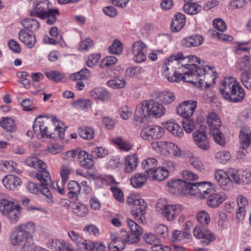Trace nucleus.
<instances>
[{
	"mask_svg": "<svg viewBox=\"0 0 251 251\" xmlns=\"http://www.w3.org/2000/svg\"><path fill=\"white\" fill-rule=\"evenodd\" d=\"M182 58V60L179 62L182 69V72H183V76L182 77L184 81L191 83H199L201 86L205 83L207 87H209L208 80L209 76L214 74V77L212 78V81L214 83L216 75L217 74L211 70L210 67L203 65L198 66L195 63L198 62L200 65V58L195 55L184 56L183 54Z\"/></svg>",
	"mask_w": 251,
	"mask_h": 251,
	"instance_id": "obj_1",
	"label": "nucleus"
},
{
	"mask_svg": "<svg viewBox=\"0 0 251 251\" xmlns=\"http://www.w3.org/2000/svg\"><path fill=\"white\" fill-rule=\"evenodd\" d=\"M25 162L26 165L37 169L36 176L40 182V186L42 187L41 193L48 199L50 202L53 201L51 193L50 190V187H52L60 194H65L63 187L65 183H62L61 186H60L56 181L51 182V177L46 170L47 165L45 162L35 156L27 157Z\"/></svg>",
	"mask_w": 251,
	"mask_h": 251,
	"instance_id": "obj_2",
	"label": "nucleus"
},
{
	"mask_svg": "<svg viewBox=\"0 0 251 251\" xmlns=\"http://www.w3.org/2000/svg\"><path fill=\"white\" fill-rule=\"evenodd\" d=\"M55 118H49L47 116H39L34 122L33 130L39 138L44 137L55 138L56 136L63 139L64 136V128L60 124L55 125L54 124L53 132H52L51 126L53 125Z\"/></svg>",
	"mask_w": 251,
	"mask_h": 251,
	"instance_id": "obj_3",
	"label": "nucleus"
},
{
	"mask_svg": "<svg viewBox=\"0 0 251 251\" xmlns=\"http://www.w3.org/2000/svg\"><path fill=\"white\" fill-rule=\"evenodd\" d=\"M165 113L164 106L153 100H143L137 106L134 120L136 125L144 122L148 117L159 118Z\"/></svg>",
	"mask_w": 251,
	"mask_h": 251,
	"instance_id": "obj_4",
	"label": "nucleus"
},
{
	"mask_svg": "<svg viewBox=\"0 0 251 251\" xmlns=\"http://www.w3.org/2000/svg\"><path fill=\"white\" fill-rule=\"evenodd\" d=\"M219 90L223 98L231 102L242 101L245 97L244 89L232 77H226L223 80Z\"/></svg>",
	"mask_w": 251,
	"mask_h": 251,
	"instance_id": "obj_5",
	"label": "nucleus"
},
{
	"mask_svg": "<svg viewBox=\"0 0 251 251\" xmlns=\"http://www.w3.org/2000/svg\"><path fill=\"white\" fill-rule=\"evenodd\" d=\"M59 14L58 9L52 8L51 4L49 0H36L30 12L32 17L42 20L47 19V23L50 25L56 22L57 16Z\"/></svg>",
	"mask_w": 251,
	"mask_h": 251,
	"instance_id": "obj_6",
	"label": "nucleus"
},
{
	"mask_svg": "<svg viewBox=\"0 0 251 251\" xmlns=\"http://www.w3.org/2000/svg\"><path fill=\"white\" fill-rule=\"evenodd\" d=\"M182 53L179 52L171 55L165 61L162 67V75L170 82H179L181 79L183 80V73L178 71L177 73L176 69H182L179 65V61L182 60Z\"/></svg>",
	"mask_w": 251,
	"mask_h": 251,
	"instance_id": "obj_7",
	"label": "nucleus"
},
{
	"mask_svg": "<svg viewBox=\"0 0 251 251\" xmlns=\"http://www.w3.org/2000/svg\"><path fill=\"white\" fill-rule=\"evenodd\" d=\"M197 219L202 227L197 226L195 227L193 230L194 236L198 239H202L201 242L208 245L215 239L214 235L206 227L210 222V216L208 212L202 210L197 213Z\"/></svg>",
	"mask_w": 251,
	"mask_h": 251,
	"instance_id": "obj_8",
	"label": "nucleus"
},
{
	"mask_svg": "<svg viewBox=\"0 0 251 251\" xmlns=\"http://www.w3.org/2000/svg\"><path fill=\"white\" fill-rule=\"evenodd\" d=\"M126 203L132 206L131 212L135 220L139 223H144L147 207V204L144 200L133 194H130L127 198Z\"/></svg>",
	"mask_w": 251,
	"mask_h": 251,
	"instance_id": "obj_9",
	"label": "nucleus"
},
{
	"mask_svg": "<svg viewBox=\"0 0 251 251\" xmlns=\"http://www.w3.org/2000/svg\"><path fill=\"white\" fill-rule=\"evenodd\" d=\"M187 186L188 191L185 193L197 196L201 199L205 198V195L211 193L212 191V184L207 181L189 182Z\"/></svg>",
	"mask_w": 251,
	"mask_h": 251,
	"instance_id": "obj_10",
	"label": "nucleus"
},
{
	"mask_svg": "<svg viewBox=\"0 0 251 251\" xmlns=\"http://www.w3.org/2000/svg\"><path fill=\"white\" fill-rule=\"evenodd\" d=\"M19 207L6 199L0 200V211L6 216L11 223L16 222L20 216Z\"/></svg>",
	"mask_w": 251,
	"mask_h": 251,
	"instance_id": "obj_11",
	"label": "nucleus"
},
{
	"mask_svg": "<svg viewBox=\"0 0 251 251\" xmlns=\"http://www.w3.org/2000/svg\"><path fill=\"white\" fill-rule=\"evenodd\" d=\"M151 148L157 151L163 152L175 156L180 154V151L175 144L166 141H158L151 143Z\"/></svg>",
	"mask_w": 251,
	"mask_h": 251,
	"instance_id": "obj_12",
	"label": "nucleus"
},
{
	"mask_svg": "<svg viewBox=\"0 0 251 251\" xmlns=\"http://www.w3.org/2000/svg\"><path fill=\"white\" fill-rule=\"evenodd\" d=\"M164 132V128L160 126H149L141 129L140 136L143 139L151 141L160 138Z\"/></svg>",
	"mask_w": 251,
	"mask_h": 251,
	"instance_id": "obj_13",
	"label": "nucleus"
},
{
	"mask_svg": "<svg viewBox=\"0 0 251 251\" xmlns=\"http://www.w3.org/2000/svg\"><path fill=\"white\" fill-rule=\"evenodd\" d=\"M183 209L181 204L164 205L161 209V214L168 221H173Z\"/></svg>",
	"mask_w": 251,
	"mask_h": 251,
	"instance_id": "obj_14",
	"label": "nucleus"
},
{
	"mask_svg": "<svg viewBox=\"0 0 251 251\" xmlns=\"http://www.w3.org/2000/svg\"><path fill=\"white\" fill-rule=\"evenodd\" d=\"M131 52L133 54V60L138 63L142 62L147 58V46L142 41L135 42L132 46Z\"/></svg>",
	"mask_w": 251,
	"mask_h": 251,
	"instance_id": "obj_15",
	"label": "nucleus"
},
{
	"mask_svg": "<svg viewBox=\"0 0 251 251\" xmlns=\"http://www.w3.org/2000/svg\"><path fill=\"white\" fill-rule=\"evenodd\" d=\"M197 102L194 100L184 101L179 104L176 111L178 114L183 118H190L194 114L197 107Z\"/></svg>",
	"mask_w": 251,
	"mask_h": 251,
	"instance_id": "obj_16",
	"label": "nucleus"
},
{
	"mask_svg": "<svg viewBox=\"0 0 251 251\" xmlns=\"http://www.w3.org/2000/svg\"><path fill=\"white\" fill-rule=\"evenodd\" d=\"M214 177L222 189L228 190L231 188L232 182L228 172H226L221 170L217 171L215 173Z\"/></svg>",
	"mask_w": 251,
	"mask_h": 251,
	"instance_id": "obj_17",
	"label": "nucleus"
},
{
	"mask_svg": "<svg viewBox=\"0 0 251 251\" xmlns=\"http://www.w3.org/2000/svg\"><path fill=\"white\" fill-rule=\"evenodd\" d=\"M126 222L130 229L132 234L134 235V237L130 240V236L126 234L127 239L126 241L132 244L137 243L139 240V237L143 233L142 228L136 223L130 219H127Z\"/></svg>",
	"mask_w": 251,
	"mask_h": 251,
	"instance_id": "obj_18",
	"label": "nucleus"
},
{
	"mask_svg": "<svg viewBox=\"0 0 251 251\" xmlns=\"http://www.w3.org/2000/svg\"><path fill=\"white\" fill-rule=\"evenodd\" d=\"M195 143L201 150H208L209 148V142L205 132L197 130L193 133Z\"/></svg>",
	"mask_w": 251,
	"mask_h": 251,
	"instance_id": "obj_19",
	"label": "nucleus"
},
{
	"mask_svg": "<svg viewBox=\"0 0 251 251\" xmlns=\"http://www.w3.org/2000/svg\"><path fill=\"white\" fill-rule=\"evenodd\" d=\"M227 198L224 192L212 193L208 196L207 200V205L211 208H216L221 204Z\"/></svg>",
	"mask_w": 251,
	"mask_h": 251,
	"instance_id": "obj_20",
	"label": "nucleus"
},
{
	"mask_svg": "<svg viewBox=\"0 0 251 251\" xmlns=\"http://www.w3.org/2000/svg\"><path fill=\"white\" fill-rule=\"evenodd\" d=\"M228 172L231 178L232 182H233L236 184L246 182L249 177L248 173L243 170L230 169L228 170Z\"/></svg>",
	"mask_w": 251,
	"mask_h": 251,
	"instance_id": "obj_21",
	"label": "nucleus"
},
{
	"mask_svg": "<svg viewBox=\"0 0 251 251\" xmlns=\"http://www.w3.org/2000/svg\"><path fill=\"white\" fill-rule=\"evenodd\" d=\"M77 155L78 161L82 168L87 170L92 168L94 165V161L86 151H81Z\"/></svg>",
	"mask_w": 251,
	"mask_h": 251,
	"instance_id": "obj_22",
	"label": "nucleus"
},
{
	"mask_svg": "<svg viewBox=\"0 0 251 251\" xmlns=\"http://www.w3.org/2000/svg\"><path fill=\"white\" fill-rule=\"evenodd\" d=\"M21 181L17 176L13 175H7L2 179V183L8 189L15 190L21 185Z\"/></svg>",
	"mask_w": 251,
	"mask_h": 251,
	"instance_id": "obj_23",
	"label": "nucleus"
},
{
	"mask_svg": "<svg viewBox=\"0 0 251 251\" xmlns=\"http://www.w3.org/2000/svg\"><path fill=\"white\" fill-rule=\"evenodd\" d=\"M18 37L19 40L29 48H32L36 43L35 36L24 29L20 30Z\"/></svg>",
	"mask_w": 251,
	"mask_h": 251,
	"instance_id": "obj_24",
	"label": "nucleus"
},
{
	"mask_svg": "<svg viewBox=\"0 0 251 251\" xmlns=\"http://www.w3.org/2000/svg\"><path fill=\"white\" fill-rule=\"evenodd\" d=\"M186 19L185 16L181 13H176L172 19L171 29L173 32L180 31L185 24Z\"/></svg>",
	"mask_w": 251,
	"mask_h": 251,
	"instance_id": "obj_25",
	"label": "nucleus"
},
{
	"mask_svg": "<svg viewBox=\"0 0 251 251\" xmlns=\"http://www.w3.org/2000/svg\"><path fill=\"white\" fill-rule=\"evenodd\" d=\"M203 41L202 36L198 35L189 36L183 38L181 41L183 46L190 48L201 45Z\"/></svg>",
	"mask_w": 251,
	"mask_h": 251,
	"instance_id": "obj_26",
	"label": "nucleus"
},
{
	"mask_svg": "<svg viewBox=\"0 0 251 251\" xmlns=\"http://www.w3.org/2000/svg\"><path fill=\"white\" fill-rule=\"evenodd\" d=\"M169 176L168 171L165 167H158L150 173L148 179L161 181L165 180Z\"/></svg>",
	"mask_w": 251,
	"mask_h": 251,
	"instance_id": "obj_27",
	"label": "nucleus"
},
{
	"mask_svg": "<svg viewBox=\"0 0 251 251\" xmlns=\"http://www.w3.org/2000/svg\"><path fill=\"white\" fill-rule=\"evenodd\" d=\"M138 158L135 154L128 155L125 161V172L130 173L135 170L137 165Z\"/></svg>",
	"mask_w": 251,
	"mask_h": 251,
	"instance_id": "obj_28",
	"label": "nucleus"
},
{
	"mask_svg": "<svg viewBox=\"0 0 251 251\" xmlns=\"http://www.w3.org/2000/svg\"><path fill=\"white\" fill-rule=\"evenodd\" d=\"M147 178L145 173H136L130 178V183L135 188H140L146 183Z\"/></svg>",
	"mask_w": 251,
	"mask_h": 251,
	"instance_id": "obj_29",
	"label": "nucleus"
},
{
	"mask_svg": "<svg viewBox=\"0 0 251 251\" xmlns=\"http://www.w3.org/2000/svg\"><path fill=\"white\" fill-rule=\"evenodd\" d=\"M176 99L175 94L169 91L162 92L156 94L155 99L162 102L164 104H169L173 102Z\"/></svg>",
	"mask_w": 251,
	"mask_h": 251,
	"instance_id": "obj_30",
	"label": "nucleus"
},
{
	"mask_svg": "<svg viewBox=\"0 0 251 251\" xmlns=\"http://www.w3.org/2000/svg\"><path fill=\"white\" fill-rule=\"evenodd\" d=\"M164 127L168 131L176 136L181 137L183 135L182 128L175 122H167L164 124Z\"/></svg>",
	"mask_w": 251,
	"mask_h": 251,
	"instance_id": "obj_31",
	"label": "nucleus"
},
{
	"mask_svg": "<svg viewBox=\"0 0 251 251\" xmlns=\"http://www.w3.org/2000/svg\"><path fill=\"white\" fill-rule=\"evenodd\" d=\"M206 121L210 131L213 130L215 128H219L221 126L220 118L215 112H211L208 114Z\"/></svg>",
	"mask_w": 251,
	"mask_h": 251,
	"instance_id": "obj_32",
	"label": "nucleus"
},
{
	"mask_svg": "<svg viewBox=\"0 0 251 251\" xmlns=\"http://www.w3.org/2000/svg\"><path fill=\"white\" fill-rule=\"evenodd\" d=\"M188 184H189V182L182 181V180L180 179L168 182V186L169 187L174 188L178 191H180L184 195H187V193H185V192L188 191Z\"/></svg>",
	"mask_w": 251,
	"mask_h": 251,
	"instance_id": "obj_33",
	"label": "nucleus"
},
{
	"mask_svg": "<svg viewBox=\"0 0 251 251\" xmlns=\"http://www.w3.org/2000/svg\"><path fill=\"white\" fill-rule=\"evenodd\" d=\"M240 144L242 147L248 148L251 143V132L243 128L241 129L239 134Z\"/></svg>",
	"mask_w": 251,
	"mask_h": 251,
	"instance_id": "obj_34",
	"label": "nucleus"
},
{
	"mask_svg": "<svg viewBox=\"0 0 251 251\" xmlns=\"http://www.w3.org/2000/svg\"><path fill=\"white\" fill-rule=\"evenodd\" d=\"M0 125L7 132H14L16 130V125L13 119L2 117L0 120Z\"/></svg>",
	"mask_w": 251,
	"mask_h": 251,
	"instance_id": "obj_35",
	"label": "nucleus"
},
{
	"mask_svg": "<svg viewBox=\"0 0 251 251\" xmlns=\"http://www.w3.org/2000/svg\"><path fill=\"white\" fill-rule=\"evenodd\" d=\"M157 161L155 158H149L144 160L142 163L143 168L145 170V174L147 175L148 177L150 173L152 172L157 166Z\"/></svg>",
	"mask_w": 251,
	"mask_h": 251,
	"instance_id": "obj_36",
	"label": "nucleus"
},
{
	"mask_svg": "<svg viewBox=\"0 0 251 251\" xmlns=\"http://www.w3.org/2000/svg\"><path fill=\"white\" fill-rule=\"evenodd\" d=\"M72 210L74 213L80 217H85L89 213V210L86 205L79 202L75 203L72 207Z\"/></svg>",
	"mask_w": 251,
	"mask_h": 251,
	"instance_id": "obj_37",
	"label": "nucleus"
},
{
	"mask_svg": "<svg viewBox=\"0 0 251 251\" xmlns=\"http://www.w3.org/2000/svg\"><path fill=\"white\" fill-rule=\"evenodd\" d=\"M91 97L102 101L107 100L109 97L108 92L99 88H95L90 92Z\"/></svg>",
	"mask_w": 251,
	"mask_h": 251,
	"instance_id": "obj_38",
	"label": "nucleus"
},
{
	"mask_svg": "<svg viewBox=\"0 0 251 251\" xmlns=\"http://www.w3.org/2000/svg\"><path fill=\"white\" fill-rule=\"evenodd\" d=\"M250 57L244 55L237 62L236 67L240 71H249L251 69Z\"/></svg>",
	"mask_w": 251,
	"mask_h": 251,
	"instance_id": "obj_39",
	"label": "nucleus"
},
{
	"mask_svg": "<svg viewBox=\"0 0 251 251\" xmlns=\"http://www.w3.org/2000/svg\"><path fill=\"white\" fill-rule=\"evenodd\" d=\"M106 84L108 87L112 89H121L125 86L126 81L123 78L117 77L108 80Z\"/></svg>",
	"mask_w": 251,
	"mask_h": 251,
	"instance_id": "obj_40",
	"label": "nucleus"
},
{
	"mask_svg": "<svg viewBox=\"0 0 251 251\" xmlns=\"http://www.w3.org/2000/svg\"><path fill=\"white\" fill-rule=\"evenodd\" d=\"M201 6L196 3H186L183 6L184 11L190 15H195L201 10Z\"/></svg>",
	"mask_w": 251,
	"mask_h": 251,
	"instance_id": "obj_41",
	"label": "nucleus"
},
{
	"mask_svg": "<svg viewBox=\"0 0 251 251\" xmlns=\"http://www.w3.org/2000/svg\"><path fill=\"white\" fill-rule=\"evenodd\" d=\"M78 134L83 139L89 140L94 137L95 132L91 127H83L79 128Z\"/></svg>",
	"mask_w": 251,
	"mask_h": 251,
	"instance_id": "obj_42",
	"label": "nucleus"
},
{
	"mask_svg": "<svg viewBox=\"0 0 251 251\" xmlns=\"http://www.w3.org/2000/svg\"><path fill=\"white\" fill-rule=\"evenodd\" d=\"M68 189L69 191L68 197L70 198H74L80 191V186L75 181H71L68 184Z\"/></svg>",
	"mask_w": 251,
	"mask_h": 251,
	"instance_id": "obj_43",
	"label": "nucleus"
},
{
	"mask_svg": "<svg viewBox=\"0 0 251 251\" xmlns=\"http://www.w3.org/2000/svg\"><path fill=\"white\" fill-rule=\"evenodd\" d=\"M22 24L25 29L30 31H35L39 27V22L32 19H26L22 22Z\"/></svg>",
	"mask_w": 251,
	"mask_h": 251,
	"instance_id": "obj_44",
	"label": "nucleus"
},
{
	"mask_svg": "<svg viewBox=\"0 0 251 251\" xmlns=\"http://www.w3.org/2000/svg\"><path fill=\"white\" fill-rule=\"evenodd\" d=\"M45 75L50 79L55 82H60L65 77L64 74L57 71H50L45 72Z\"/></svg>",
	"mask_w": 251,
	"mask_h": 251,
	"instance_id": "obj_45",
	"label": "nucleus"
},
{
	"mask_svg": "<svg viewBox=\"0 0 251 251\" xmlns=\"http://www.w3.org/2000/svg\"><path fill=\"white\" fill-rule=\"evenodd\" d=\"M123 50V45L119 40H115L109 47V51L114 54H120Z\"/></svg>",
	"mask_w": 251,
	"mask_h": 251,
	"instance_id": "obj_46",
	"label": "nucleus"
},
{
	"mask_svg": "<svg viewBox=\"0 0 251 251\" xmlns=\"http://www.w3.org/2000/svg\"><path fill=\"white\" fill-rule=\"evenodd\" d=\"M118 147L123 151H128L131 149V146L126 141L124 140L122 137H117L112 140Z\"/></svg>",
	"mask_w": 251,
	"mask_h": 251,
	"instance_id": "obj_47",
	"label": "nucleus"
},
{
	"mask_svg": "<svg viewBox=\"0 0 251 251\" xmlns=\"http://www.w3.org/2000/svg\"><path fill=\"white\" fill-rule=\"evenodd\" d=\"M210 132L212 134L215 142L221 146L225 144V138L219 128H215L213 130L210 131Z\"/></svg>",
	"mask_w": 251,
	"mask_h": 251,
	"instance_id": "obj_48",
	"label": "nucleus"
},
{
	"mask_svg": "<svg viewBox=\"0 0 251 251\" xmlns=\"http://www.w3.org/2000/svg\"><path fill=\"white\" fill-rule=\"evenodd\" d=\"M240 79L247 88L251 90V72L244 71L243 72L241 75Z\"/></svg>",
	"mask_w": 251,
	"mask_h": 251,
	"instance_id": "obj_49",
	"label": "nucleus"
},
{
	"mask_svg": "<svg viewBox=\"0 0 251 251\" xmlns=\"http://www.w3.org/2000/svg\"><path fill=\"white\" fill-rule=\"evenodd\" d=\"M154 229L155 233L160 237L166 238L168 235V228L167 226L164 225H158L155 226Z\"/></svg>",
	"mask_w": 251,
	"mask_h": 251,
	"instance_id": "obj_50",
	"label": "nucleus"
},
{
	"mask_svg": "<svg viewBox=\"0 0 251 251\" xmlns=\"http://www.w3.org/2000/svg\"><path fill=\"white\" fill-rule=\"evenodd\" d=\"M189 118H184L182 122V126L184 130L188 133L191 132L195 126L194 122Z\"/></svg>",
	"mask_w": 251,
	"mask_h": 251,
	"instance_id": "obj_51",
	"label": "nucleus"
},
{
	"mask_svg": "<svg viewBox=\"0 0 251 251\" xmlns=\"http://www.w3.org/2000/svg\"><path fill=\"white\" fill-rule=\"evenodd\" d=\"M143 70L140 66H133L127 69L126 71V75L133 77L142 74Z\"/></svg>",
	"mask_w": 251,
	"mask_h": 251,
	"instance_id": "obj_52",
	"label": "nucleus"
},
{
	"mask_svg": "<svg viewBox=\"0 0 251 251\" xmlns=\"http://www.w3.org/2000/svg\"><path fill=\"white\" fill-rule=\"evenodd\" d=\"M73 76L75 80L87 79L90 76V72L87 69H83L79 72L74 74Z\"/></svg>",
	"mask_w": 251,
	"mask_h": 251,
	"instance_id": "obj_53",
	"label": "nucleus"
},
{
	"mask_svg": "<svg viewBox=\"0 0 251 251\" xmlns=\"http://www.w3.org/2000/svg\"><path fill=\"white\" fill-rule=\"evenodd\" d=\"M182 175V177L184 179V180H182V181L191 182V181L196 180L198 177L196 174L188 170H184L183 171Z\"/></svg>",
	"mask_w": 251,
	"mask_h": 251,
	"instance_id": "obj_54",
	"label": "nucleus"
},
{
	"mask_svg": "<svg viewBox=\"0 0 251 251\" xmlns=\"http://www.w3.org/2000/svg\"><path fill=\"white\" fill-rule=\"evenodd\" d=\"M189 162L195 168L199 170L203 169V165L200 158L193 155L189 157Z\"/></svg>",
	"mask_w": 251,
	"mask_h": 251,
	"instance_id": "obj_55",
	"label": "nucleus"
},
{
	"mask_svg": "<svg viewBox=\"0 0 251 251\" xmlns=\"http://www.w3.org/2000/svg\"><path fill=\"white\" fill-rule=\"evenodd\" d=\"M117 61V58L114 56H107L102 59L100 66L101 68L108 67L114 64Z\"/></svg>",
	"mask_w": 251,
	"mask_h": 251,
	"instance_id": "obj_56",
	"label": "nucleus"
},
{
	"mask_svg": "<svg viewBox=\"0 0 251 251\" xmlns=\"http://www.w3.org/2000/svg\"><path fill=\"white\" fill-rule=\"evenodd\" d=\"M92 152L95 156L99 158L104 157L108 153V150L101 147L95 148L93 150Z\"/></svg>",
	"mask_w": 251,
	"mask_h": 251,
	"instance_id": "obj_57",
	"label": "nucleus"
},
{
	"mask_svg": "<svg viewBox=\"0 0 251 251\" xmlns=\"http://www.w3.org/2000/svg\"><path fill=\"white\" fill-rule=\"evenodd\" d=\"M213 25L214 28L221 32H224L226 29V23L220 18L215 19L213 22Z\"/></svg>",
	"mask_w": 251,
	"mask_h": 251,
	"instance_id": "obj_58",
	"label": "nucleus"
},
{
	"mask_svg": "<svg viewBox=\"0 0 251 251\" xmlns=\"http://www.w3.org/2000/svg\"><path fill=\"white\" fill-rule=\"evenodd\" d=\"M120 113L121 118L124 120H127L132 115L131 109L126 105L121 108Z\"/></svg>",
	"mask_w": 251,
	"mask_h": 251,
	"instance_id": "obj_59",
	"label": "nucleus"
},
{
	"mask_svg": "<svg viewBox=\"0 0 251 251\" xmlns=\"http://www.w3.org/2000/svg\"><path fill=\"white\" fill-rule=\"evenodd\" d=\"M111 190L114 197L119 202H123L124 201V195L121 189L115 187H112Z\"/></svg>",
	"mask_w": 251,
	"mask_h": 251,
	"instance_id": "obj_60",
	"label": "nucleus"
},
{
	"mask_svg": "<svg viewBox=\"0 0 251 251\" xmlns=\"http://www.w3.org/2000/svg\"><path fill=\"white\" fill-rule=\"evenodd\" d=\"M71 171V168L68 165H63L60 170L62 177V183H65L68 179V175Z\"/></svg>",
	"mask_w": 251,
	"mask_h": 251,
	"instance_id": "obj_61",
	"label": "nucleus"
},
{
	"mask_svg": "<svg viewBox=\"0 0 251 251\" xmlns=\"http://www.w3.org/2000/svg\"><path fill=\"white\" fill-rule=\"evenodd\" d=\"M144 239L146 243L151 245H154L159 242V241L156 235L151 234H146L144 236Z\"/></svg>",
	"mask_w": 251,
	"mask_h": 251,
	"instance_id": "obj_62",
	"label": "nucleus"
},
{
	"mask_svg": "<svg viewBox=\"0 0 251 251\" xmlns=\"http://www.w3.org/2000/svg\"><path fill=\"white\" fill-rule=\"evenodd\" d=\"M23 109L25 111H32L35 109V107L33 106V102L29 99L24 100L21 103Z\"/></svg>",
	"mask_w": 251,
	"mask_h": 251,
	"instance_id": "obj_63",
	"label": "nucleus"
},
{
	"mask_svg": "<svg viewBox=\"0 0 251 251\" xmlns=\"http://www.w3.org/2000/svg\"><path fill=\"white\" fill-rule=\"evenodd\" d=\"M100 57V55L99 54H95L89 55L88 57V59L87 61V66L90 67H93L95 64L98 62Z\"/></svg>",
	"mask_w": 251,
	"mask_h": 251,
	"instance_id": "obj_64",
	"label": "nucleus"
}]
</instances>
